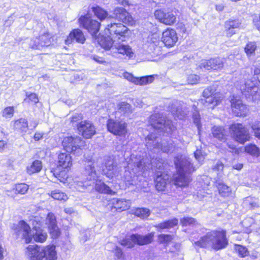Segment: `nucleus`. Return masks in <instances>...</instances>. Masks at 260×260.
Instances as JSON below:
<instances>
[{
    "mask_svg": "<svg viewBox=\"0 0 260 260\" xmlns=\"http://www.w3.org/2000/svg\"><path fill=\"white\" fill-rule=\"evenodd\" d=\"M114 17L128 25H133L134 20L130 14L123 8L117 7L113 11Z\"/></svg>",
    "mask_w": 260,
    "mask_h": 260,
    "instance_id": "18",
    "label": "nucleus"
},
{
    "mask_svg": "<svg viewBox=\"0 0 260 260\" xmlns=\"http://www.w3.org/2000/svg\"><path fill=\"white\" fill-rule=\"evenodd\" d=\"M169 176L167 174H163L160 171L156 173V177L155 180V187L158 191H163L169 182Z\"/></svg>",
    "mask_w": 260,
    "mask_h": 260,
    "instance_id": "25",
    "label": "nucleus"
},
{
    "mask_svg": "<svg viewBox=\"0 0 260 260\" xmlns=\"http://www.w3.org/2000/svg\"><path fill=\"white\" fill-rule=\"evenodd\" d=\"M254 25L258 30H260V16L254 15L253 18Z\"/></svg>",
    "mask_w": 260,
    "mask_h": 260,
    "instance_id": "62",
    "label": "nucleus"
},
{
    "mask_svg": "<svg viewBox=\"0 0 260 260\" xmlns=\"http://www.w3.org/2000/svg\"><path fill=\"white\" fill-rule=\"evenodd\" d=\"M259 125L260 122L257 123V125L254 124L252 125L251 126L252 128L254 131L255 136L258 138L259 139H260V127H259Z\"/></svg>",
    "mask_w": 260,
    "mask_h": 260,
    "instance_id": "61",
    "label": "nucleus"
},
{
    "mask_svg": "<svg viewBox=\"0 0 260 260\" xmlns=\"http://www.w3.org/2000/svg\"><path fill=\"white\" fill-rule=\"evenodd\" d=\"M194 123L196 124L198 127L199 131H200L201 124H200V115H193Z\"/></svg>",
    "mask_w": 260,
    "mask_h": 260,
    "instance_id": "63",
    "label": "nucleus"
},
{
    "mask_svg": "<svg viewBox=\"0 0 260 260\" xmlns=\"http://www.w3.org/2000/svg\"><path fill=\"white\" fill-rule=\"evenodd\" d=\"M212 134L214 137L221 141H224L225 140L224 129L222 127L214 126L212 128Z\"/></svg>",
    "mask_w": 260,
    "mask_h": 260,
    "instance_id": "35",
    "label": "nucleus"
},
{
    "mask_svg": "<svg viewBox=\"0 0 260 260\" xmlns=\"http://www.w3.org/2000/svg\"><path fill=\"white\" fill-rule=\"evenodd\" d=\"M79 22L80 25L87 29L93 37L96 36L100 29V22L96 20L91 19L86 15L81 16L79 19Z\"/></svg>",
    "mask_w": 260,
    "mask_h": 260,
    "instance_id": "14",
    "label": "nucleus"
},
{
    "mask_svg": "<svg viewBox=\"0 0 260 260\" xmlns=\"http://www.w3.org/2000/svg\"><path fill=\"white\" fill-rule=\"evenodd\" d=\"M196 220L192 217H186L180 219V223L182 226H187L195 224Z\"/></svg>",
    "mask_w": 260,
    "mask_h": 260,
    "instance_id": "50",
    "label": "nucleus"
},
{
    "mask_svg": "<svg viewBox=\"0 0 260 260\" xmlns=\"http://www.w3.org/2000/svg\"><path fill=\"white\" fill-rule=\"evenodd\" d=\"M235 249L238 254L241 257H245L248 254L247 248L241 245H235Z\"/></svg>",
    "mask_w": 260,
    "mask_h": 260,
    "instance_id": "51",
    "label": "nucleus"
},
{
    "mask_svg": "<svg viewBox=\"0 0 260 260\" xmlns=\"http://www.w3.org/2000/svg\"><path fill=\"white\" fill-rule=\"evenodd\" d=\"M108 130L115 135L125 137L127 133V123L120 119L109 118L107 123Z\"/></svg>",
    "mask_w": 260,
    "mask_h": 260,
    "instance_id": "11",
    "label": "nucleus"
},
{
    "mask_svg": "<svg viewBox=\"0 0 260 260\" xmlns=\"http://www.w3.org/2000/svg\"><path fill=\"white\" fill-rule=\"evenodd\" d=\"M163 115H151L149 123L155 129H161L167 134L174 131L175 127L172 121L166 120Z\"/></svg>",
    "mask_w": 260,
    "mask_h": 260,
    "instance_id": "9",
    "label": "nucleus"
},
{
    "mask_svg": "<svg viewBox=\"0 0 260 260\" xmlns=\"http://www.w3.org/2000/svg\"><path fill=\"white\" fill-rule=\"evenodd\" d=\"M173 239V236L171 235L161 234L158 236V240L160 242L166 245H168Z\"/></svg>",
    "mask_w": 260,
    "mask_h": 260,
    "instance_id": "49",
    "label": "nucleus"
},
{
    "mask_svg": "<svg viewBox=\"0 0 260 260\" xmlns=\"http://www.w3.org/2000/svg\"><path fill=\"white\" fill-rule=\"evenodd\" d=\"M50 196L52 198L57 200L66 201L68 199L67 195L64 192H61L59 190H55L51 191Z\"/></svg>",
    "mask_w": 260,
    "mask_h": 260,
    "instance_id": "44",
    "label": "nucleus"
},
{
    "mask_svg": "<svg viewBox=\"0 0 260 260\" xmlns=\"http://www.w3.org/2000/svg\"><path fill=\"white\" fill-rule=\"evenodd\" d=\"M28 188L29 186L26 184L20 183L16 184L13 190L15 191V192L24 194L27 191Z\"/></svg>",
    "mask_w": 260,
    "mask_h": 260,
    "instance_id": "46",
    "label": "nucleus"
},
{
    "mask_svg": "<svg viewBox=\"0 0 260 260\" xmlns=\"http://www.w3.org/2000/svg\"><path fill=\"white\" fill-rule=\"evenodd\" d=\"M146 143L148 148H151L152 146H153V148L157 147L158 142L156 141V137L153 134L147 136L146 138Z\"/></svg>",
    "mask_w": 260,
    "mask_h": 260,
    "instance_id": "47",
    "label": "nucleus"
},
{
    "mask_svg": "<svg viewBox=\"0 0 260 260\" xmlns=\"http://www.w3.org/2000/svg\"><path fill=\"white\" fill-rule=\"evenodd\" d=\"M230 102L231 108L234 114H241L246 112L247 107L241 101L240 97L237 95H233L230 96Z\"/></svg>",
    "mask_w": 260,
    "mask_h": 260,
    "instance_id": "22",
    "label": "nucleus"
},
{
    "mask_svg": "<svg viewBox=\"0 0 260 260\" xmlns=\"http://www.w3.org/2000/svg\"><path fill=\"white\" fill-rule=\"evenodd\" d=\"M241 83L239 88L248 102H256L260 100V89L255 86L252 81L247 78Z\"/></svg>",
    "mask_w": 260,
    "mask_h": 260,
    "instance_id": "5",
    "label": "nucleus"
},
{
    "mask_svg": "<svg viewBox=\"0 0 260 260\" xmlns=\"http://www.w3.org/2000/svg\"><path fill=\"white\" fill-rule=\"evenodd\" d=\"M40 44L39 38H35L31 39L29 43V46L31 48L40 49L41 46H39Z\"/></svg>",
    "mask_w": 260,
    "mask_h": 260,
    "instance_id": "54",
    "label": "nucleus"
},
{
    "mask_svg": "<svg viewBox=\"0 0 260 260\" xmlns=\"http://www.w3.org/2000/svg\"><path fill=\"white\" fill-rule=\"evenodd\" d=\"M42 246L30 245L27 247L26 255L29 260H43Z\"/></svg>",
    "mask_w": 260,
    "mask_h": 260,
    "instance_id": "23",
    "label": "nucleus"
},
{
    "mask_svg": "<svg viewBox=\"0 0 260 260\" xmlns=\"http://www.w3.org/2000/svg\"><path fill=\"white\" fill-rule=\"evenodd\" d=\"M201 69L207 70H220L223 67L222 59L218 57L211 58L208 60H203L200 66Z\"/></svg>",
    "mask_w": 260,
    "mask_h": 260,
    "instance_id": "19",
    "label": "nucleus"
},
{
    "mask_svg": "<svg viewBox=\"0 0 260 260\" xmlns=\"http://www.w3.org/2000/svg\"><path fill=\"white\" fill-rule=\"evenodd\" d=\"M31 232L29 225L23 220L19 221L15 229L16 234L21 238L24 239L26 243L32 241Z\"/></svg>",
    "mask_w": 260,
    "mask_h": 260,
    "instance_id": "17",
    "label": "nucleus"
},
{
    "mask_svg": "<svg viewBox=\"0 0 260 260\" xmlns=\"http://www.w3.org/2000/svg\"><path fill=\"white\" fill-rule=\"evenodd\" d=\"M245 151L246 153L253 157H257L260 155L259 148L254 144H250L246 145L245 147Z\"/></svg>",
    "mask_w": 260,
    "mask_h": 260,
    "instance_id": "34",
    "label": "nucleus"
},
{
    "mask_svg": "<svg viewBox=\"0 0 260 260\" xmlns=\"http://www.w3.org/2000/svg\"><path fill=\"white\" fill-rule=\"evenodd\" d=\"M85 38L82 31L79 29L73 30L65 40V43L69 45L74 41L77 43L83 44L85 41Z\"/></svg>",
    "mask_w": 260,
    "mask_h": 260,
    "instance_id": "24",
    "label": "nucleus"
},
{
    "mask_svg": "<svg viewBox=\"0 0 260 260\" xmlns=\"http://www.w3.org/2000/svg\"><path fill=\"white\" fill-rule=\"evenodd\" d=\"M178 222V219L174 218L158 224L156 227L161 229H170L177 225Z\"/></svg>",
    "mask_w": 260,
    "mask_h": 260,
    "instance_id": "39",
    "label": "nucleus"
},
{
    "mask_svg": "<svg viewBox=\"0 0 260 260\" xmlns=\"http://www.w3.org/2000/svg\"><path fill=\"white\" fill-rule=\"evenodd\" d=\"M112 207L118 212H121L129 209L131 206L129 200L124 199H113L111 200Z\"/></svg>",
    "mask_w": 260,
    "mask_h": 260,
    "instance_id": "26",
    "label": "nucleus"
},
{
    "mask_svg": "<svg viewBox=\"0 0 260 260\" xmlns=\"http://www.w3.org/2000/svg\"><path fill=\"white\" fill-rule=\"evenodd\" d=\"M154 233H150L145 235L138 234H132L121 241L120 244L128 248H132L135 244L144 245L150 243L153 240Z\"/></svg>",
    "mask_w": 260,
    "mask_h": 260,
    "instance_id": "7",
    "label": "nucleus"
},
{
    "mask_svg": "<svg viewBox=\"0 0 260 260\" xmlns=\"http://www.w3.org/2000/svg\"><path fill=\"white\" fill-rule=\"evenodd\" d=\"M114 253V258L116 260H123L124 256L122 250L117 246H115L113 250Z\"/></svg>",
    "mask_w": 260,
    "mask_h": 260,
    "instance_id": "53",
    "label": "nucleus"
},
{
    "mask_svg": "<svg viewBox=\"0 0 260 260\" xmlns=\"http://www.w3.org/2000/svg\"><path fill=\"white\" fill-rule=\"evenodd\" d=\"M42 169V164L41 161L35 160L32 163L27 167V172L31 175L34 173L39 172Z\"/></svg>",
    "mask_w": 260,
    "mask_h": 260,
    "instance_id": "31",
    "label": "nucleus"
},
{
    "mask_svg": "<svg viewBox=\"0 0 260 260\" xmlns=\"http://www.w3.org/2000/svg\"><path fill=\"white\" fill-rule=\"evenodd\" d=\"M92 12L94 13V15L101 20L105 19L108 16V12L104 10L103 9L96 6L95 7H92Z\"/></svg>",
    "mask_w": 260,
    "mask_h": 260,
    "instance_id": "40",
    "label": "nucleus"
},
{
    "mask_svg": "<svg viewBox=\"0 0 260 260\" xmlns=\"http://www.w3.org/2000/svg\"><path fill=\"white\" fill-rule=\"evenodd\" d=\"M51 172L53 173V175L56 178H58L59 180L61 181V179L59 178L61 175L64 174L65 173L62 171H58L57 169H53L51 170Z\"/></svg>",
    "mask_w": 260,
    "mask_h": 260,
    "instance_id": "64",
    "label": "nucleus"
},
{
    "mask_svg": "<svg viewBox=\"0 0 260 260\" xmlns=\"http://www.w3.org/2000/svg\"><path fill=\"white\" fill-rule=\"evenodd\" d=\"M83 144V142L81 138L79 137H66L62 141V146L67 152L76 153L78 155L81 153L80 147Z\"/></svg>",
    "mask_w": 260,
    "mask_h": 260,
    "instance_id": "12",
    "label": "nucleus"
},
{
    "mask_svg": "<svg viewBox=\"0 0 260 260\" xmlns=\"http://www.w3.org/2000/svg\"><path fill=\"white\" fill-rule=\"evenodd\" d=\"M194 155L199 163H202L205 159V155L203 153L201 150L197 149L194 153Z\"/></svg>",
    "mask_w": 260,
    "mask_h": 260,
    "instance_id": "55",
    "label": "nucleus"
},
{
    "mask_svg": "<svg viewBox=\"0 0 260 260\" xmlns=\"http://www.w3.org/2000/svg\"><path fill=\"white\" fill-rule=\"evenodd\" d=\"M230 133L232 138L240 144L245 143L250 138L248 129L241 123L232 124L230 127Z\"/></svg>",
    "mask_w": 260,
    "mask_h": 260,
    "instance_id": "8",
    "label": "nucleus"
},
{
    "mask_svg": "<svg viewBox=\"0 0 260 260\" xmlns=\"http://www.w3.org/2000/svg\"><path fill=\"white\" fill-rule=\"evenodd\" d=\"M217 188L219 193L223 197L229 196L231 192L230 187L222 183H218Z\"/></svg>",
    "mask_w": 260,
    "mask_h": 260,
    "instance_id": "42",
    "label": "nucleus"
},
{
    "mask_svg": "<svg viewBox=\"0 0 260 260\" xmlns=\"http://www.w3.org/2000/svg\"><path fill=\"white\" fill-rule=\"evenodd\" d=\"M31 238L34 241L37 242H43L47 238V234L46 233L43 232L42 230H37L31 232Z\"/></svg>",
    "mask_w": 260,
    "mask_h": 260,
    "instance_id": "33",
    "label": "nucleus"
},
{
    "mask_svg": "<svg viewBox=\"0 0 260 260\" xmlns=\"http://www.w3.org/2000/svg\"><path fill=\"white\" fill-rule=\"evenodd\" d=\"M14 127L16 129L21 132L26 133L28 129V122L26 120L20 118L16 120L14 123Z\"/></svg>",
    "mask_w": 260,
    "mask_h": 260,
    "instance_id": "32",
    "label": "nucleus"
},
{
    "mask_svg": "<svg viewBox=\"0 0 260 260\" xmlns=\"http://www.w3.org/2000/svg\"><path fill=\"white\" fill-rule=\"evenodd\" d=\"M146 159H142L140 160H138L134 154H132L129 161H127L128 167L131 168L133 166L135 167L136 172H145L148 169L152 168V167H155L158 170H161L164 168V164L160 161H159L156 166L155 159H152L151 163H146ZM134 170V168H132Z\"/></svg>",
    "mask_w": 260,
    "mask_h": 260,
    "instance_id": "6",
    "label": "nucleus"
},
{
    "mask_svg": "<svg viewBox=\"0 0 260 260\" xmlns=\"http://www.w3.org/2000/svg\"><path fill=\"white\" fill-rule=\"evenodd\" d=\"M256 49L255 42H250L247 44L244 49L247 56H249L254 53Z\"/></svg>",
    "mask_w": 260,
    "mask_h": 260,
    "instance_id": "48",
    "label": "nucleus"
},
{
    "mask_svg": "<svg viewBox=\"0 0 260 260\" xmlns=\"http://www.w3.org/2000/svg\"><path fill=\"white\" fill-rule=\"evenodd\" d=\"M98 42L102 48L106 50H109L116 41H114L113 37L101 36L98 38Z\"/></svg>",
    "mask_w": 260,
    "mask_h": 260,
    "instance_id": "30",
    "label": "nucleus"
},
{
    "mask_svg": "<svg viewBox=\"0 0 260 260\" xmlns=\"http://www.w3.org/2000/svg\"><path fill=\"white\" fill-rule=\"evenodd\" d=\"M177 173L173 177L172 182L177 186H187L191 181V173L196 168L191 163L189 158L181 156H177L175 160Z\"/></svg>",
    "mask_w": 260,
    "mask_h": 260,
    "instance_id": "2",
    "label": "nucleus"
},
{
    "mask_svg": "<svg viewBox=\"0 0 260 260\" xmlns=\"http://www.w3.org/2000/svg\"><path fill=\"white\" fill-rule=\"evenodd\" d=\"M79 133L85 139H90L95 134V128L89 120L81 121L77 126Z\"/></svg>",
    "mask_w": 260,
    "mask_h": 260,
    "instance_id": "16",
    "label": "nucleus"
},
{
    "mask_svg": "<svg viewBox=\"0 0 260 260\" xmlns=\"http://www.w3.org/2000/svg\"><path fill=\"white\" fill-rule=\"evenodd\" d=\"M28 224L32 225L34 231L41 230V228H48L54 239L57 238L60 235L58 228L56 225V218L51 212L47 214L45 219V217L38 216L31 217Z\"/></svg>",
    "mask_w": 260,
    "mask_h": 260,
    "instance_id": "3",
    "label": "nucleus"
},
{
    "mask_svg": "<svg viewBox=\"0 0 260 260\" xmlns=\"http://www.w3.org/2000/svg\"><path fill=\"white\" fill-rule=\"evenodd\" d=\"M123 77L125 79H127L128 81L132 82V83L136 84L137 80V77L133 76L132 74H130L127 72H125L123 73Z\"/></svg>",
    "mask_w": 260,
    "mask_h": 260,
    "instance_id": "58",
    "label": "nucleus"
},
{
    "mask_svg": "<svg viewBox=\"0 0 260 260\" xmlns=\"http://www.w3.org/2000/svg\"><path fill=\"white\" fill-rule=\"evenodd\" d=\"M85 165V174L88 175L87 181H80L76 180L72 185L79 191H84L87 186H91L94 183L97 177L96 171L94 169V162L91 160L87 161Z\"/></svg>",
    "mask_w": 260,
    "mask_h": 260,
    "instance_id": "4",
    "label": "nucleus"
},
{
    "mask_svg": "<svg viewBox=\"0 0 260 260\" xmlns=\"http://www.w3.org/2000/svg\"><path fill=\"white\" fill-rule=\"evenodd\" d=\"M95 188L96 191L101 193L111 194L115 193V192L113 191L108 186L103 182H97L95 184Z\"/></svg>",
    "mask_w": 260,
    "mask_h": 260,
    "instance_id": "37",
    "label": "nucleus"
},
{
    "mask_svg": "<svg viewBox=\"0 0 260 260\" xmlns=\"http://www.w3.org/2000/svg\"><path fill=\"white\" fill-rule=\"evenodd\" d=\"M169 108L171 114H181V112H184L182 110V104L178 101L174 102Z\"/></svg>",
    "mask_w": 260,
    "mask_h": 260,
    "instance_id": "41",
    "label": "nucleus"
},
{
    "mask_svg": "<svg viewBox=\"0 0 260 260\" xmlns=\"http://www.w3.org/2000/svg\"><path fill=\"white\" fill-rule=\"evenodd\" d=\"M114 47L118 53L125 55L128 58H132L134 55L132 48L128 45L119 43H116Z\"/></svg>",
    "mask_w": 260,
    "mask_h": 260,
    "instance_id": "28",
    "label": "nucleus"
},
{
    "mask_svg": "<svg viewBox=\"0 0 260 260\" xmlns=\"http://www.w3.org/2000/svg\"><path fill=\"white\" fill-rule=\"evenodd\" d=\"M131 112V106L128 103L122 102L119 105V113H128Z\"/></svg>",
    "mask_w": 260,
    "mask_h": 260,
    "instance_id": "52",
    "label": "nucleus"
},
{
    "mask_svg": "<svg viewBox=\"0 0 260 260\" xmlns=\"http://www.w3.org/2000/svg\"><path fill=\"white\" fill-rule=\"evenodd\" d=\"M223 168V164L221 162L218 161L216 164L213 166V170L215 171L221 172Z\"/></svg>",
    "mask_w": 260,
    "mask_h": 260,
    "instance_id": "60",
    "label": "nucleus"
},
{
    "mask_svg": "<svg viewBox=\"0 0 260 260\" xmlns=\"http://www.w3.org/2000/svg\"><path fill=\"white\" fill-rule=\"evenodd\" d=\"M90 160V159H88ZM94 162V168L95 166L98 167L99 163L103 162L104 166L102 167V170L104 174L109 178H112L114 176H116L118 174V168L114 160L110 156H105L103 159L101 158H99L96 162L91 160ZM95 170V169L94 168Z\"/></svg>",
    "mask_w": 260,
    "mask_h": 260,
    "instance_id": "10",
    "label": "nucleus"
},
{
    "mask_svg": "<svg viewBox=\"0 0 260 260\" xmlns=\"http://www.w3.org/2000/svg\"><path fill=\"white\" fill-rule=\"evenodd\" d=\"M39 38L41 44L39 46H41V48L50 46L53 41L51 35L49 33H45L39 36Z\"/></svg>",
    "mask_w": 260,
    "mask_h": 260,
    "instance_id": "36",
    "label": "nucleus"
},
{
    "mask_svg": "<svg viewBox=\"0 0 260 260\" xmlns=\"http://www.w3.org/2000/svg\"><path fill=\"white\" fill-rule=\"evenodd\" d=\"M154 16L160 22L171 25L176 21V17L172 12H166L161 10L155 11Z\"/></svg>",
    "mask_w": 260,
    "mask_h": 260,
    "instance_id": "20",
    "label": "nucleus"
},
{
    "mask_svg": "<svg viewBox=\"0 0 260 260\" xmlns=\"http://www.w3.org/2000/svg\"><path fill=\"white\" fill-rule=\"evenodd\" d=\"M241 24V21L238 19L229 20L225 21L224 24L225 28L228 29L239 28Z\"/></svg>",
    "mask_w": 260,
    "mask_h": 260,
    "instance_id": "45",
    "label": "nucleus"
},
{
    "mask_svg": "<svg viewBox=\"0 0 260 260\" xmlns=\"http://www.w3.org/2000/svg\"><path fill=\"white\" fill-rule=\"evenodd\" d=\"M26 95L30 101L34 103L35 104L38 103L39 99L36 93H31L28 94V93L27 92Z\"/></svg>",
    "mask_w": 260,
    "mask_h": 260,
    "instance_id": "59",
    "label": "nucleus"
},
{
    "mask_svg": "<svg viewBox=\"0 0 260 260\" xmlns=\"http://www.w3.org/2000/svg\"><path fill=\"white\" fill-rule=\"evenodd\" d=\"M155 76L150 75L141 77L140 78L137 77V81L136 82V85L143 86L147 84H150L153 82L154 80Z\"/></svg>",
    "mask_w": 260,
    "mask_h": 260,
    "instance_id": "38",
    "label": "nucleus"
},
{
    "mask_svg": "<svg viewBox=\"0 0 260 260\" xmlns=\"http://www.w3.org/2000/svg\"><path fill=\"white\" fill-rule=\"evenodd\" d=\"M135 214L137 216L144 219L147 218L149 216L150 211L147 208H138L136 210Z\"/></svg>",
    "mask_w": 260,
    "mask_h": 260,
    "instance_id": "43",
    "label": "nucleus"
},
{
    "mask_svg": "<svg viewBox=\"0 0 260 260\" xmlns=\"http://www.w3.org/2000/svg\"><path fill=\"white\" fill-rule=\"evenodd\" d=\"M58 166L57 168L58 170H60V167L65 169L72 165L71 156L67 153H60L58 155Z\"/></svg>",
    "mask_w": 260,
    "mask_h": 260,
    "instance_id": "29",
    "label": "nucleus"
},
{
    "mask_svg": "<svg viewBox=\"0 0 260 260\" xmlns=\"http://www.w3.org/2000/svg\"><path fill=\"white\" fill-rule=\"evenodd\" d=\"M161 41L166 46H173L178 41L176 31L172 28H167L162 32Z\"/></svg>",
    "mask_w": 260,
    "mask_h": 260,
    "instance_id": "21",
    "label": "nucleus"
},
{
    "mask_svg": "<svg viewBox=\"0 0 260 260\" xmlns=\"http://www.w3.org/2000/svg\"><path fill=\"white\" fill-rule=\"evenodd\" d=\"M199 76L197 75H190L188 77V82L189 84H197L199 80Z\"/></svg>",
    "mask_w": 260,
    "mask_h": 260,
    "instance_id": "56",
    "label": "nucleus"
},
{
    "mask_svg": "<svg viewBox=\"0 0 260 260\" xmlns=\"http://www.w3.org/2000/svg\"><path fill=\"white\" fill-rule=\"evenodd\" d=\"M173 145L171 143H165L161 144L160 146V149L162 151L165 153H168L173 148Z\"/></svg>",
    "mask_w": 260,
    "mask_h": 260,
    "instance_id": "57",
    "label": "nucleus"
},
{
    "mask_svg": "<svg viewBox=\"0 0 260 260\" xmlns=\"http://www.w3.org/2000/svg\"><path fill=\"white\" fill-rule=\"evenodd\" d=\"M106 29L113 38L114 41L118 42L125 41V34L127 31V28L122 23H111L107 25Z\"/></svg>",
    "mask_w": 260,
    "mask_h": 260,
    "instance_id": "13",
    "label": "nucleus"
},
{
    "mask_svg": "<svg viewBox=\"0 0 260 260\" xmlns=\"http://www.w3.org/2000/svg\"><path fill=\"white\" fill-rule=\"evenodd\" d=\"M215 90L211 87L205 89L203 92V96L206 100V106L209 107L210 108L217 105L222 100V95L219 93H214Z\"/></svg>",
    "mask_w": 260,
    "mask_h": 260,
    "instance_id": "15",
    "label": "nucleus"
},
{
    "mask_svg": "<svg viewBox=\"0 0 260 260\" xmlns=\"http://www.w3.org/2000/svg\"><path fill=\"white\" fill-rule=\"evenodd\" d=\"M43 252V259L46 258L47 260H56L57 255L55 246L53 245L42 246Z\"/></svg>",
    "mask_w": 260,
    "mask_h": 260,
    "instance_id": "27",
    "label": "nucleus"
},
{
    "mask_svg": "<svg viewBox=\"0 0 260 260\" xmlns=\"http://www.w3.org/2000/svg\"><path fill=\"white\" fill-rule=\"evenodd\" d=\"M194 247L211 248L218 251L226 248L229 244L225 230L218 229L209 231L199 240H191Z\"/></svg>",
    "mask_w": 260,
    "mask_h": 260,
    "instance_id": "1",
    "label": "nucleus"
}]
</instances>
